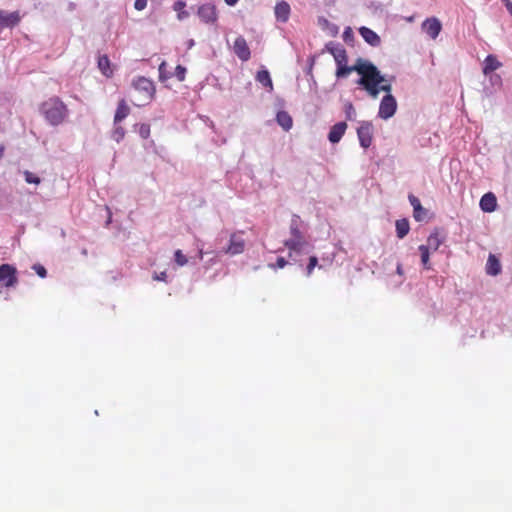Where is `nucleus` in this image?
Segmentation results:
<instances>
[{
  "mask_svg": "<svg viewBox=\"0 0 512 512\" xmlns=\"http://www.w3.org/2000/svg\"><path fill=\"white\" fill-rule=\"evenodd\" d=\"M326 49L332 54L337 65L336 77L344 78L352 72H357L361 77L357 80V84L362 86L369 96L376 99L380 92H389L392 90L390 83H385L384 77L378 68L367 60L357 59L356 63L348 66V56L345 48L341 44L329 43Z\"/></svg>",
  "mask_w": 512,
  "mask_h": 512,
  "instance_id": "obj_1",
  "label": "nucleus"
},
{
  "mask_svg": "<svg viewBox=\"0 0 512 512\" xmlns=\"http://www.w3.org/2000/svg\"><path fill=\"white\" fill-rule=\"evenodd\" d=\"M40 112L52 126L62 124L69 114L66 104L57 96L50 97L41 103Z\"/></svg>",
  "mask_w": 512,
  "mask_h": 512,
  "instance_id": "obj_2",
  "label": "nucleus"
},
{
  "mask_svg": "<svg viewBox=\"0 0 512 512\" xmlns=\"http://www.w3.org/2000/svg\"><path fill=\"white\" fill-rule=\"evenodd\" d=\"M300 217L293 215L290 223L291 238L285 240L284 245L289 250L291 256L293 252L300 253L307 245V241L300 230Z\"/></svg>",
  "mask_w": 512,
  "mask_h": 512,
  "instance_id": "obj_3",
  "label": "nucleus"
},
{
  "mask_svg": "<svg viewBox=\"0 0 512 512\" xmlns=\"http://www.w3.org/2000/svg\"><path fill=\"white\" fill-rule=\"evenodd\" d=\"M132 86L138 92V98L134 104L138 107L150 103L156 92L154 83L146 77L139 76L133 80Z\"/></svg>",
  "mask_w": 512,
  "mask_h": 512,
  "instance_id": "obj_4",
  "label": "nucleus"
},
{
  "mask_svg": "<svg viewBox=\"0 0 512 512\" xmlns=\"http://www.w3.org/2000/svg\"><path fill=\"white\" fill-rule=\"evenodd\" d=\"M243 234V231H237L230 235L229 244L224 250L226 254L234 256L244 252L246 241L243 238Z\"/></svg>",
  "mask_w": 512,
  "mask_h": 512,
  "instance_id": "obj_5",
  "label": "nucleus"
},
{
  "mask_svg": "<svg viewBox=\"0 0 512 512\" xmlns=\"http://www.w3.org/2000/svg\"><path fill=\"white\" fill-rule=\"evenodd\" d=\"M390 92L391 90L386 92L387 95L383 97L379 106L378 115L380 118L385 120L391 118L397 109L396 99L390 94Z\"/></svg>",
  "mask_w": 512,
  "mask_h": 512,
  "instance_id": "obj_6",
  "label": "nucleus"
},
{
  "mask_svg": "<svg viewBox=\"0 0 512 512\" xmlns=\"http://www.w3.org/2000/svg\"><path fill=\"white\" fill-rule=\"evenodd\" d=\"M18 282L17 269L11 264L0 265V283L9 288L14 287Z\"/></svg>",
  "mask_w": 512,
  "mask_h": 512,
  "instance_id": "obj_7",
  "label": "nucleus"
},
{
  "mask_svg": "<svg viewBox=\"0 0 512 512\" xmlns=\"http://www.w3.org/2000/svg\"><path fill=\"white\" fill-rule=\"evenodd\" d=\"M422 30L431 39L435 40L439 36V34L442 30V24L438 18L429 17L423 21Z\"/></svg>",
  "mask_w": 512,
  "mask_h": 512,
  "instance_id": "obj_8",
  "label": "nucleus"
},
{
  "mask_svg": "<svg viewBox=\"0 0 512 512\" xmlns=\"http://www.w3.org/2000/svg\"><path fill=\"white\" fill-rule=\"evenodd\" d=\"M233 51L236 56L243 62H246L251 57L250 48L243 36H238L233 44Z\"/></svg>",
  "mask_w": 512,
  "mask_h": 512,
  "instance_id": "obj_9",
  "label": "nucleus"
},
{
  "mask_svg": "<svg viewBox=\"0 0 512 512\" xmlns=\"http://www.w3.org/2000/svg\"><path fill=\"white\" fill-rule=\"evenodd\" d=\"M372 124L365 122L360 125L357 129V135L359 138L360 145L363 148H368L372 143Z\"/></svg>",
  "mask_w": 512,
  "mask_h": 512,
  "instance_id": "obj_10",
  "label": "nucleus"
},
{
  "mask_svg": "<svg viewBox=\"0 0 512 512\" xmlns=\"http://www.w3.org/2000/svg\"><path fill=\"white\" fill-rule=\"evenodd\" d=\"M198 16L205 23H214L217 20V11L214 5L204 4L198 8Z\"/></svg>",
  "mask_w": 512,
  "mask_h": 512,
  "instance_id": "obj_11",
  "label": "nucleus"
},
{
  "mask_svg": "<svg viewBox=\"0 0 512 512\" xmlns=\"http://www.w3.org/2000/svg\"><path fill=\"white\" fill-rule=\"evenodd\" d=\"M20 19L18 11L6 13L0 10V28L14 27L20 22Z\"/></svg>",
  "mask_w": 512,
  "mask_h": 512,
  "instance_id": "obj_12",
  "label": "nucleus"
},
{
  "mask_svg": "<svg viewBox=\"0 0 512 512\" xmlns=\"http://www.w3.org/2000/svg\"><path fill=\"white\" fill-rule=\"evenodd\" d=\"M479 205L484 212L491 213L495 211L497 207L496 196L492 192L484 194L480 199Z\"/></svg>",
  "mask_w": 512,
  "mask_h": 512,
  "instance_id": "obj_13",
  "label": "nucleus"
},
{
  "mask_svg": "<svg viewBox=\"0 0 512 512\" xmlns=\"http://www.w3.org/2000/svg\"><path fill=\"white\" fill-rule=\"evenodd\" d=\"M290 5L286 1H280L275 5L274 13L277 21L285 23L290 16Z\"/></svg>",
  "mask_w": 512,
  "mask_h": 512,
  "instance_id": "obj_14",
  "label": "nucleus"
},
{
  "mask_svg": "<svg viewBox=\"0 0 512 512\" xmlns=\"http://www.w3.org/2000/svg\"><path fill=\"white\" fill-rule=\"evenodd\" d=\"M347 129L346 122H338L334 124L328 134V139L331 143H338Z\"/></svg>",
  "mask_w": 512,
  "mask_h": 512,
  "instance_id": "obj_15",
  "label": "nucleus"
},
{
  "mask_svg": "<svg viewBox=\"0 0 512 512\" xmlns=\"http://www.w3.org/2000/svg\"><path fill=\"white\" fill-rule=\"evenodd\" d=\"M409 202L413 207V217L416 221H422L426 215V210L422 207L420 200L410 194L408 196Z\"/></svg>",
  "mask_w": 512,
  "mask_h": 512,
  "instance_id": "obj_16",
  "label": "nucleus"
},
{
  "mask_svg": "<svg viewBox=\"0 0 512 512\" xmlns=\"http://www.w3.org/2000/svg\"><path fill=\"white\" fill-rule=\"evenodd\" d=\"M359 33L363 37V39L371 46L377 47L380 45V37L370 28L364 26L360 27Z\"/></svg>",
  "mask_w": 512,
  "mask_h": 512,
  "instance_id": "obj_17",
  "label": "nucleus"
},
{
  "mask_svg": "<svg viewBox=\"0 0 512 512\" xmlns=\"http://www.w3.org/2000/svg\"><path fill=\"white\" fill-rule=\"evenodd\" d=\"M130 113V107L128 106L125 99H121L118 102L115 115H114V124L121 123Z\"/></svg>",
  "mask_w": 512,
  "mask_h": 512,
  "instance_id": "obj_18",
  "label": "nucleus"
},
{
  "mask_svg": "<svg viewBox=\"0 0 512 512\" xmlns=\"http://www.w3.org/2000/svg\"><path fill=\"white\" fill-rule=\"evenodd\" d=\"M445 236L440 233L438 230H435L432 232L428 239H427V245L426 247H429V250L437 251L439 247L444 243Z\"/></svg>",
  "mask_w": 512,
  "mask_h": 512,
  "instance_id": "obj_19",
  "label": "nucleus"
},
{
  "mask_svg": "<svg viewBox=\"0 0 512 512\" xmlns=\"http://www.w3.org/2000/svg\"><path fill=\"white\" fill-rule=\"evenodd\" d=\"M501 272V263L494 254H489L486 263V273L491 276H497Z\"/></svg>",
  "mask_w": 512,
  "mask_h": 512,
  "instance_id": "obj_20",
  "label": "nucleus"
},
{
  "mask_svg": "<svg viewBox=\"0 0 512 512\" xmlns=\"http://www.w3.org/2000/svg\"><path fill=\"white\" fill-rule=\"evenodd\" d=\"M501 66V63L497 60L494 55H488L484 60L483 73L485 75L497 70Z\"/></svg>",
  "mask_w": 512,
  "mask_h": 512,
  "instance_id": "obj_21",
  "label": "nucleus"
},
{
  "mask_svg": "<svg viewBox=\"0 0 512 512\" xmlns=\"http://www.w3.org/2000/svg\"><path fill=\"white\" fill-rule=\"evenodd\" d=\"M277 123L285 130L288 131L292 128L293 120L288 112L279 111L276 115Z\"/></svg>",
  "mask_w": 512,
  "mask_h": 512,
  "instance_id": "obj_22",
  "label": "nucleus"
},
{
  "mask_svg": "<svg viewBox=\"0 0 512 512\" xmlns=\"http://www.w3.org/2000/svg\"><path fill=\"white\" fill-rule=\"evenodd\" d=\"M110 65L111 63L107 55H102L98 58V68L106 77L113 76V70Z\"/></svg>",
  "mask_w": 512,
  "mask_h": 512,
  "instance_id": "obj_23",
  "label": "nucleus"
},
{
  "mask_svg": "<svg viewBox=\"0 0 512 512\" xmlns=\"http://www.w3.org/2000/svg\"><path fill=\"white\" fill-rule=\"evenodd\" d=\"M256 80L263 86L268 87L270 91L273 89V83L267 70L258 71L256 74Z\"/></svg>",
  "mask_w": 512,
  "mask_h": 512,
  "instance_id": "obj_24",
  "label": "nucleus"
},
{
  "mask_svg": "<svg viewBox=\"0 0 512 512\" xmlns=\"http://www.w3.org/2000/svg\"><path fill=\"white\" fill-rule=\"evenodd\" d=\"M410 230L409 222L407 219H399L396 221V233L397 237L404 238Z\"/></svg>",
  "mask_w": 512,
  "mask_h": 512,
  "instance_id": "obj_25",
  "label": "nucleus"
},
{
  "mask_svg": "<svg viewBox=\"0 0 512 512\" xmlns=\"http://www.w3.org/2000/svg\"><path fill=\"white\" fill-rule=\"evenodd\" d=\"M186 3L182 0L176 1L173 5V9L175 12H177V19L178 20H184L189 16L188 11L185 10Z\"/></svg>",
  "mask_w": 512,
  "mask_h": 512,
  "instance_id": "obj_26",
  "label": "nucleus"
},
{
  "mask_svg": "<svg viewBox=\"0 0 512 512\" xmlns=\"http://www.w3.org/2000/svg\"><path fill=\"white\" fill-rule=\"evenodd\" d=\"M419 251L421 254V262L425 269H430V253H429V247H426L425 245L419 246Z\"/></svg>",
  "mask_w": 512,
  "mask_h": 512,
  "instance_id": "obj_27",
  "label": "nucleus"
},
{
  "mask_svg": "<svg viewBox=\"0 0 512 512\" xmlns=\"http://www.w3.org/2000/svg\"><path fill=\"white\" fill-rule=\"evenodd\" d=\"M125 134H126V131L124 129V127H122L121 125H118V124H115V127L111 133V137L113 140H115L116 142H120L124 139L125 137Z\"/></svg>",
  "mask_w": 512,
  "mask_h": 512,
  "instance_id": "obj_28",
  "label": "nucleus"
},
{
  "mask_svg": "<svg viewBox=\"0 0 512 512\" xmlns=\"http://www.w3.org/2000/svg\"><path fill=\"white\" fill-rule=\"evenodd\" d=\"M175 262L179 266H184L188 263L187 257L182 253L181 250H176L174 253Z\"/></svg>",
  "mask_w": 512,
  "mask_h": 512,
  "instance_id": "obj_29",
  "label": "nucleus"
},
{
  "mask_svg": "<svg viewBox=\"0 0 512 512\" xmlns=\"http://www.w3.org/2000/svg\"><path fill=\"white\" fill-rule=\"evenodd\" d=\"M24 177H25V181L29 184H39L40 183V178L38 176H36L35 174H33L32 172L30 171H24Z\"/></svg>",
  "mask_w": 512,
  "mask_h": 512,
  "instance_id": "obj_30",
  "label": "nucleus"
},
{
  "mask_svg": "<svg viewBox=\"0 0 512 512\" xmlns=\"http://www.w3.org/2000/svg\"><path fill=\"white\" fill-rule=\"evenodd\" d=\"M138 133L141 138L147 139L150 136V125L146 123L140 124Z\"/></svg>",
  "mask_w": 512,
  "mask_h": 512,
  "instance_id": "obj_31",
  "label": "nucleus"
},
{
  "mask_svg": "<svg viewBox=\"0 0 512 512\" xmlns=\"http://www.w3.org/2000/svg\"><path fill=\"white\" fill-rule=\"evenodd\" d=\"M318 264V259L316 256H311L309 258V263L307 265V275L310 276L314 270V268L317 266Z\"/></svg>",
  "mask_w": 512,
  "mask_h": 512,
  "instance_id": "obj_32",
  "label": "nucleus"
},
{
  "mask_svg": "<svg viewBox=\"0 0 512 512\" xmlns=\"http://www.w3.org/2000/svg\"><path fill=\"white\" fill-rule=\"evenodd\" d=\"M186 69L185 67L178 65L175 69V75L179 81H183L185 79Z\"/></svg>",
  "mask_w": 512,
  "mask_h": 512,
  "instance_id": "obj_33",
  "label": "nucleus"
},
{
  "mask_svg": "<svg viewBox=\"0 0 512 512\" xmlns=\"http://www.w3.org/2000/svg\"><path fill=\"white\" fill-rule=\"evenodd\" d=\"M33 269L41 278H45L46 277L47 271H46L44 266H42L40 264H35L33 266Z\"/></svg>",
  "mask_w": 512,
  "mask_h": 512,
  "instance_id": "obj_34",
  "label": "nucleus"
},
{
  "mask_svg": "<svg viewBox=\"0 0 512 512\" xmlns=\"http://www.w3.org/2000/svg\"><path fill=\"white\" fill-rule=\"evenodd\" d=\"M287 265V261L283 257H279L275 264H271L270 267L273 269L284 268Z\"/></svg>",
  "mask_w": 512,
  "mask_h": 512,
  "instance_id": "obj_35",
  "label": "nucleus"
},
{
  "mask_svg": "<svg viewBox=\"0 0 512 512\" xmlns=\"http://www.w3.org/2000/svg\"><path fill=\"white\" fill-rule=\"evenodd\" d=\"M147 6V0H135L134 7L138 11H142Z\"/></svg>",
  "mask_w": 512,
  "mask_h": 512,
  "instance_id": "obj_36",
  "label": "nucleus"
},
{
  "mask_svg": "<svg viewBox=\"0 0 512 512\" xmlns=\"http://www.w3.org/2000/svg\"><path fill=\"white\" fill-rule=\"evenodd\" d=\"M355 113L354 107L351 103L346 105V114L348 119H352V114Z\"/></svg>",
  "mask_w": 512,
  "mask_h": 512,
  "instance_id": "obj_37",
  "label": "nucleus"
},
{
  "mask_svg": "<svg viewBox=\"0 0 512 512\" xmlns=\"http://www.w3.org/2000/svg\"><path fill=\"white\" fill-rule=\"evenodd\" d=\"M153 278H154V280H158V281H166L167 273L165 271H163L159 274H155Z\"/></svg>",
  "mask_w": 512,
  "mask_h": 512,
  "instance_id": "obj_38",
  "label": "nucleus"
},
{
  "mask_svg": "<svg viewBox=\"0 0 512 512\" xmlns=\"http://www.w3.org/2000/svg\"><path fill=\"white\" fill-rule=\"evenodd\" d=\"M502 1L505 4L509 13L512 15V2L510 0H502Z\"/></svg>",
  "mask_w": 512,
  "mask_h": 512,
  "instance_id": "obj_39",
  "label": "nucleus"
},
{
  "mask_svg": "<svg viewBox=\"0 0 512 512\" xmlns=\"http://www.w3.org/2000/svg\"><path fill=\"white\" fill-rule=\"evenodd\" d=\"M229 6H234L238 0H224Z\"/></svg>",
  "mask_w": 512,
  "mask_h": 512,
  "instance_id": "obj_40",
  "label": "nucleus"
},
{
  "mask_svg": "<svg viewBox=\"0 0 512 512\" xmlns=\"http://www.w3.org/2000/svg\"><path fill=\"white\" fill-rule=\"evenodd\" d=\"M4 150H5L4 146L0 145V159L3 157Z\"/></svg>",
  "mask_w": 512,
  "mask_h": 512,
  "instance_id": "obj_41",
  "label": "nucleus"
},
{
  "mask_svg": "<svg viewBox=\"0 0 512 512\" xmlns=\"http://www.w3.org/2000/svg\"><path fill=\"white\" fill-rule=\"evenodd\" d=\"M397 273L400 275L403 273L401 264H398L397 266Z\"/></svg>",
  "mask_w": 512,
  "mask_h": 512,
  "instance_id": "obj_42",
  "label": "nucleus"
},
{
  "mask_svg": "<svg viewBox=\"0 0 512 512\" xmlns=\"http://www.w3.org/2000/svg\"><path fill=\"white\" fill-rule=\"evenodd\" d=\"M164 66H165V62H162V63L160 64V66H159V71H160V73H162V70H163Z\"/></svg>",
  "mask_w": 512,
  "mask_h": 512,
  "instance_id": "obj_43",
  "label": "nucleus"
},
{
  "mask_svg": "<svg viewBox=\"0 0 512 512\" xmlns=\"http://www.w3.org/2000/svg\"><path fill=\"white\" fill-rule=\"evenodd\" d=\"M414 18H415L414 16H410V17L406 18V20H407L408 22H413V21H414Z\"/></svg>",
  "mask_w": 512,
  "mask_h": 512,
  "instance_id": "obj_44",
  "label": "nucleus"
},
{
  "mask_svg": "<svg viewBox=\"0 0 512 512\" xmlns=\"http://www.w3.org/2000/svg\"><path fill=\"white\" fill-rule=\"evenodd\" d=\"M351 32V29L350 28H347V30H345L344 32V35L346 36H349V33Z\"/></svg>",
  "mask_w": 512,
  "mask_h": 512,
  "instance_id": "obj_45",
  "label": "nucleus"
},
{
  "mask_svg": "<svg viewBox=\"0 0 512 512\" xmlns=\"http://www.w3.org/2000/svg\"><path fill=\"white\" fill-rule=\"evenodd\" d=\"M351 32V29L350 28H347V30H345L344 32V35L346 36H349V33Z\"/></svg>",
  "mask_w": 512,
  "mask_h": 512,
  "instance_id": "obj_46",
  "label": "nucleus"
}]
</instances>
